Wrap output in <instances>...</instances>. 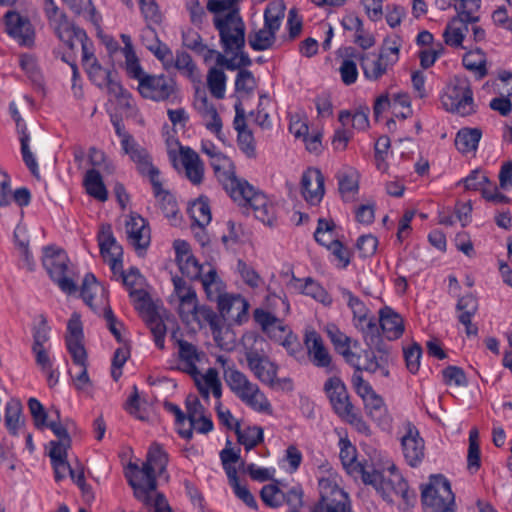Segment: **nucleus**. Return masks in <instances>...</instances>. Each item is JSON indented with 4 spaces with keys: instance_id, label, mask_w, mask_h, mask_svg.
I'll list each match as a JSON object with an SVG mask.
<instances>
[{
    "instance_id": "nucleus-1",
    "label": "nucleus",
    "mask_w": 512,
    "mask_h": 512,
    "mask_svg": "<svg viewBox=\"0 0 512 512\" xmlns=\"http://www.w3.org/2000/svg\"><path fill=\"white\" fill-rule=\"evenodd\" d=\"M98 242L100 253L109 263L113 273L116 274L117 272H121L123 283L130 290L129 296L135 302V308L146 314V321L154 336L155 345L161 350L164 349L166 325L159 317L149 294L142 288H137L141 287L143 283V277L139 270L132 267L127 273L122 271V247L116 242L110 224L105 223L101 225L98 233Z\"/></svg>"
},
{
    "instance_id": "nucleus-2",
    "label": "nucleus",
    "mask_w": 512,
    "mask_h": 512,
    "mask_svg": "<svg viewBox=\"0 0 512 512\" xmlns=\"http://www.w3.org/2000/svg\"><path fill=\"white\" fill-rule=\"evenodd\" d=\"M224 189L240 205H249L255 217L264 224L275 221V208L264 194L256 191L246 180L238 178L233 171H227L221 179Z\"/></svg>"
},
{
    "instance_id": "nucleus-3",
    "label": "nucleus",
    "mask_w": 512,
    "mask_h": 512,
    "mask_svg": "<svg viewBox=\"0 0 512 512\" xmlns=\"http://www.w3.org/2000/svg\"><path fill=\"white\" fill-rule=\"evenodd\" d=\"M363 482L372 485L388 502L394 501L393 495L400 497L407 507H413L417 501L416 493L409 489L394 464L384 471L372 468L369 473L363 474Z\"/></svg>"
},
{
    "instance_id": "nucleus-4",
    "label": "nucleus",
    "mask_w": 512,
    "mask_h": 512,
    "mask_svg": "<svg viewBox=\"0 0 512 512\" xmlns=\"http://www.w3.org/2000/svg\"><path fill=\"white\" fill-rule=\"evenodd\" d=\"M81 296L94 312L99 313L103 310V317L107 322L109 331L118 342H122V336L118 328V326H122V323L118 322L109 306L106 289L97 281L92 273L86 274L83 279Z\"/></svg>"
},
{
    "instance_id": "nucleus-5",
    "label": "nucleus",
    "mask_w": 512,
    "mask_h": 512,
    "mask_svg": "<svg viewBox=\"0 0 512 512\" xmlns=\"http://www.w3.org/2000/svg\"><path fill=\"white\" fill-rule=\"evenodd\" d=\"M443 108L459 116H469L476 112L473 91L466 77L454 76L441 96Z\"/></svg>"
},
{
    "instance_id": "nucleus-6",
    "label": "nucleus",
    "mask_w": 512,
    "mask_h": 512,
    "mask_svg": "<svg viewBox=\"0 0 512 512\" xmlns=\"http://www.w3.org/2000/svg\"><path fill=\"white\" fill-rule=\"evenodd\" d=\"M213 25L219 33L224 53L230 54L244 49L246 26L239 9H234L224 16H214Z\"/></svg>"
},
{
    "instance_id": "nucleus-7",
    "label": "nucleus",
    "mask_w": 512,
    "mask_h": 512,
    "mask_svg": "<svg viewBox=\"0 0 512 512\" xmlns=\"http://www.w3.org/2000/svg\"><path fill=\"white\" fill-rule=\"evenodd\" d=\"M42 263L51 279L66 294L77 291V285L73 279V272L69 269V258L66 252L55 246L43 248Z\"/></svg>"
},
{
    "instance_id": "nucleus-8",
    "label": "nucleus",
    "mask_w": 512,
    "mask_h": 512,
    "mask_svg": "<svg viewBox=\"0 0 512 512\" xmlns=\"http://www.w3.org/2000/svg\"><path fill=\"white\" fill-rule=\"evenodd\" d=\"M421 501L426 512L454 511L455 496L450 482L443 475H432L422 488Z\"/></svg>"
},
{
    "instance_id": "nucleus-9",
    "label": "nucleus",
    "mask_w": 512,
    "mask_h": 512,
    "mask_svg": "<svg viewBox=\"0 0 512 512\" xmlns=\"http://www.w3.org/2000/svg\"><path fill=\"white\" fill-rule=\"evenodd\" d=\"M324 390L334 412L340 418L353 425L363 424L362 418L355 413L347 389L339 377H330L324 384Z\"/></svg>"
},
{
    "instance_id": "nucleus-10",
    "label": "nucleus",
    "mask_w": 512,
    "mask_h": 512,
    "mask_svg": "<svg viewBox=\"0 0 512 512\" xmlns=\"http://www.w3.org/2000/svg\"><path fill=\"white\" fill-rule=\"evenodd\" d=\"M138 90L144 98L167 101L175 97L176 83L165 75H149L140 80Z\"/></svg>"
},
{
    "instance_id": "nucleus-11",
    "label": "nucleus",
    "mask_w": 512,
    "mask_h": 512,
    "mask_svg": "<svg viewBox=\"0 0 512 512\" xmlns=\"http://www.w3.org/2000/svg\"><path fill=\"white\" fill-rule=\"evenodd\" d=\"M126 477L128 479L129 485L133 489L135 498L141 501L144 505L153 507V512H173L163 493H156L154 498L151 495V493L155 492L157 489L156 475L146 478V486L138 483L135 479H133L132 475L127 474Z\"/></svg>"
},
{
    "instance_id": "nucleus-12",
    "label": "nucleus",
    "mask_w": 512,
    "mask_h": 512,
    "mask_svg": "<svg viewBox=\"0 0 512 512\" xmlns=\"http://www.w3.org/2000/svg\"><path fill=\"white\" fill-rule=\"evenodd\" d=\"M304 345L308 358L315 367L324 369L328 374L335 370L332 356L318 332L307 330L304 336Z\"/></svg>"
},
{
    "instance_id": "nucleus-13",
    "label": "nucleus",
    "mask_w": 512,
    "mask_h": 512,
    "mask_svg": "<svg viewBox=\"0 0 512 512\" xmlns=\"http://www.w3.org/2000/svg\"><path fill=\"white\" fill-rule=\"evenodd\" d=\"M347 56L356 58L360 61L361 68L365 77L369 80H378L397 62V57H389L386 51H380L375 59H371L369 54L357 53L353 48L347 49Z\"/></svg>"
},
{
    "instance_id": "nucleus-14",
    "label": "nucleus",
    "mask_w": 512,
    "mask_h": 512,
    "mask_svg": "<svg viewBox=\"0 0 512 512\" xmlns=\"http://www.w3.org/2000/svg\"><path fill=\"white\" fill-rule=\"evenodd\" d=\"M6 32L15 39L19 45L31 47L35 40V30L31 21L16 11H8L4 15Z\"/></svg>"
},
{
    "instance_id": "nucleus-15",
    "label": "nucleus",
    "mask_w": 512,
    "mask_h": 512,
    "mask_svg": "<svg viewBox=\"0 0 512 512\" xmlns=\"http://www.w3.org/2000/svg\"><path fill=\"white\" fill-rule=\"evenodd\" d=\"M405 434L401 438L402 451L405 460L411 467L418 466L425 456V443L418 429L410 422L404 426Z\"/></svg>"
},
{
    "instance_id": "nucleus-16",
    "label": "nucleus",
    "mask_w": 512,
    "mask_h": 512,
    "mask_svg": "<svg viewBox=\"0 0 512 512\" xmlns=\"http://www.w3.org/2000/svg\"><path fill=\"white\" fill-rule=\"evenodd\" d=\"M325 178L322 172L317 168H309L301 178V192L304 199L311 205H317L321 202L325 189Z\"/></svg>"
},
{
    "instance_id": "nucleus-17",
    "label": "nucleus",
    "mask_w": 512,
    "mask_h": 512,
    "mask_svg": "<svg viewBox=\"0 0 512 512\" xmlns=\"http://www.w3.org/2000/svg\"><path fill=\"white\" fill-rule=\"evenodd\" d=\"M245 358L249 369L263 384L271 383L272 377L277 376L278 366L257 350L252 348L247 349L245 351Z\"/></svg>"
},
{
    "instance_id": "nucleus-18",
    "label": "nucleus",
    "mask_w": 512,
    "mask_h": 512,
    "mask_svg": "<svg viewBox=\"0 0 512 512\" xmlns=\"http://www.w3.org/2000/svg\"><path fill=\"white\" fill-rule=\"evenodd\" d=\"M376 352L370 347L363 351V362L361 371L376 373L380 371L384 377L389 376L388 364L391 361V354L386 347L375 346Z\"/></svg>"
},
{
    "instance_id": "nucleus-19",
    "label": "nucleus",
    "mask_w": 512,
    "mask_h": 512,
    "mask_svg": "<svg viewBox=\"0 0 512 512\" xmlns=\"http://www.w3.org/2000/svg\"><path fill=\"white\" fill-rule=\"evenodd\" d=\"M128 242L136 250H146L150 244V229L146 220L140 215H132L126 222Z\"/></svg>"
},
{
    "instance_id": "nucleus-20",
    "label": "nucleus",
    "mask_w": 512,
    "mask_h": 512,
    "mask_svg": "<svg viewBox=\"0 0 512 512\" xmlns=\"http://www.w3.org/2000/svg\"><path fill=\"white\" fill-rule=\"evenodd\" d=\"M43 10L50 28L54 31L59 40H68L70 33L77 27L69 22L65 12L61 11L56 4L48 8H43Z\"/></svg>"
},
{
    "instance_id": "nucleus-21",
    "label": "nucleus",
    "mask_w": 512,
    "mask_h": 512,
    "mask_svg": "<svg viewBox=\"0 0 512 512\" xmlns=\"http://www.w3.org/2000/svg\"><path fill=\"white\" fill-rule=\"evenodd\" d=\"M380 328L388 340L400 338L404 332V321L400 314L385 306L379 311Z\"/></svg>"
},
{
    "instance_id": "nucleus-22",
    "label": "nucleus",
    "mask_w": 512,
    "mask_h": 512,
    "mask_svg": "<svg viewBox=\"0 0 512 512\" xmlns=\"http://www.w3.org/2000/svg\"><path fill=\"white\" fill-rule=\"evenodd\" d=\"M469 24L460 17H452L442 35L444 43L452 48L468 49L469 46H465L463 43L469 31Z\"/></svg>"
},
{
    "instance_id": "nucleus-23",
    "label": "nucleus",
    "mask_w": 512,
    "mask_h": 512,
    "mask_svg": "<svg viewBox=\"0 0 512 512\" xmlns=\"http://www.w3.org/2000/svg\"><path fill=\"white\" fill-rule=\"evenodd\" d=\"M456 309L460 311L458 320L465 326L466 334L468 336L477 335L478 327L472 324V317L478 310L477 298L473 294H467L459 298Z\"/></svg>"
},
{
    "instance_id": "nucleus-24",
    "label": "nucleus",
    "mask_w": 512,
    "mask_h": 512,
    "mask_svg": "<svg viewBox=\"0 0 512 512\" xmlns=\"http://www.w3.org/2000/svg\"><path fill=\"white\" fill-rule=\"evenodd\" d=\"M253 317L262 331L270 338L274 340L282 339V334L286 332V326L275 315L263 309H255Z\"/></svg>"
},
{
    "instance_id": "nucleus-25",
    "label": "nucleus",
    "mask_w": 512,
    "mask_h": 512,
    "mask_svg": "<svg viewBox=\"0 0 512 512\" xmlns=\"http://www.w3.org/2000/svg\"><path fill=\"white\" fill-rule=\"evenodd\" d=\"M180 154L187 178L195 185L200 184L203 180L204 167L199 155L190 147H181Z\"/></svg>"
},
{
    "instance_id": "nucleus-26",
    "label": "nucleus",
    "mask_w": 512,
    "mask_h": 512,
    "mask_svg": "<svg viewBox=\"0 0 512 512\" xmlns=\"http://www.w3.org/2000/svg\"><path fill=\"white\" fill-rule=\"evenodd\" d=\"M339 446V457L344 468L348 471V473L360 474L361 479L363 480V474L369 473L370 470H368L364 465L356 461V448L351 444V442L348 439L344 438L340 439Z\"/></svg>"
},
{
    "instance_id": "nucleus-27",
    "label": "nucleus",
    "mask_w": 512,
    "mask_h": 512,
    "mask_svg": "<svg viewBox=\"0 0 512 512\" xmlns=\"http://www.w3.org/2000/svg\"><path fill=\"white\" fill-rule=\"evenodd\" d=\"M224 379L230 390L239 399L257 386L243 372L231 367L224 369Z\"/></svg>"
},
{
    "instance_id": "nucleus-28",
    "label": "nucleus",
    "mask_w": 512,
    "mask_h": 512,
    "mask_svg": "<svg viewBox=\"0 0 512 512\" xmlns=\"http://www.w3.org/2000/svg\"><path fill=\"white\" fill-rule=\"evenodd\" d=\"M62 42L70 49L74 50L75 42H78L82 48V62L84 66H88L93 63V60H97L94 56L93 42L88 38L86 32L81 28H76L68 40H62Z\"/></svg>"
},
{
    "instance_id": "nucleus-29",
    "label": "nucleus",
    "mask_w": 512,
    "mask_h": 512,
    "mask_svg": "<svg viewBox=\"0 0 512 512\" xmlns=\"http://www.w3.org/2000/svg\"><path fill=\"white\" fill-rule=\"evenodd\" d=\"M234 432L237 435V441L243 445L247 451L255 448L264 440L263 429L259 426H248L241 429L240 423L235 421Z\"/></svg>"
},
{
    "instance_id": "nucleus-30",
    "label": "nucleus",
    "mask_w": 512,
    "mask_h": 512,
    "mask_svg": "<svg viewBox=\"0 0 512 512\" xmlns=\"http://www.w3.org/2000/svg\"><path fill=\"white\" fill-rule=\"evenodd\" d=\"M481 137L482 131L479 128H462L456 135L455 146L463 154L475 151Z\"/></svg>"
},
{
    "instance_id": "nucleus-31",
    "label": "nucleus",
    "mask_w": 512,
    "mask_h": 512,
    "mask_svg": "<svg viewBox=\"0 0 512 512\" xmlns=\"http://www.w3.org/2000/svg\"><path fill=\"white\" fill-rule=\"evenodd\" d=\"M186 409L187 415L186 419L189 421L188 428H178V434L187 440H190L193 436V425L195 423L196 418L204 415L205 408L199 401V399L195 396H188L186 399Z\"/></svg>"
},
{
    "instance_id": "nucleus-32",
    "label": "nucleus",
    "mask_w": 512,
    "mask_h": 512,
    "mask_svg": "<svg viewBox=\"0 0 512 512\" xmlns=\"http://www.w3.org/2000/svg\"><path fill=\"white\" fill-rule=\"evenodd\" d=\"M355 326L359 329L364 337L366 344L369 347L380 346V324L379 318L377 319L374 316H367L365 320L361 319L358 322H355Z\"/></svg>"
},
{
    "instance_id": "nucleus-33",
    "label": "nucleus",
    "mask_w": 512,
    "mask_h": 512,
    "mask_svg": "<svg viewBox=\"0 0 512 512\" xmlns=\"http://www.w3.org/2000/svg\"><path fill=\"white\" fill-rule=\"evenodd\" d=\"M188 213L198 228H204L211 222L212 215L207 197H199L188 207Z\"/></svg>"
},
{
    "instance_id": "nucleus-34",
    "label": "nucleus",
    "mask_w": 512,
    "mask_h": 512,
    "mask_svg": "<svg viewBox=\"0 0 512 512\" xmlns=\"http://www.w3.org/2000/svg\"><path fill=\"white\" fill-rule=\"evenodd\" d=\"M22 410L20 400L15 398L10 399L5 406V426L13 435H16L19 428L24 424Z\"/></svg>"
},
{
    "instance_id": "nucleus-35",
    "label": "nucleus",
    "mask_w": 512,
    "mask_h": 512,
    "mask_svg": "<svg viewBox=\"0 0 512 512\" xmlns=\"http://www.w3.org/2000/svg\"><path fill=\"white\" fill-rule=\"evenodd\" d=\"M84 185L90 196L101 202L107 200L108 193L98 170L90 169L86 172Z\"/></svg>"
},
{
    "instance_id": "nucleus-36",
    "label": "nucleus",
    "mask_w": 512,
    "mask_h": 512,
    "mask_svg": "<svg viewBox=\"0 0 512 512\" xmlns=\"http://www.w3.org/2000/svg\"><path fill=\"white\" fill-rule=\"evenodd\" d=\"M464 67L474 72L477 79H482L487 75L486 57L480 48L469 50L462 59Z\"/></svg>"
},
{
    "instance_id": "nucleus-37",
    "label": "nucleus",
    "mask_w": 512,
    "mask_h": 512,
    "mask_svg": "<svg viewBox=\"0 0 512 512\" xmlns=\"http://www.w3.org/2000/svg\"><path fill=\"white\" fill-rule=\"evenodd\" d=\"M240 400L256 412L267 414L272 413V406L258 385L241 397Z\"/></svg>"
},
{
    "instance_id": "nucleus-38",
    "label": "nucleus",
    "mask_w": 512,
    "mask_h": 512,
    "mask_svg": "<svg viewBox=\"0 0 512 512\" xmlns=\"http://www.w3.org/2000/svg\"><path fill=\"white\" fill-rule=\"evenodd\" d=\"M125 154L136 164L140 174L145 175L146 170L152 165L151 158L147 150L139 146L135 140L131 141L126 147L122 148Z\"/></svg>"
},
{
    "instance_id": "nucleus-39",
    "label": "nucleus",
    "mask_w": 512,
    "mask_h": 512,
    "mask_svg": "<svg viewBox=\"0 0 512 512\" xmlns=\"http://www.w3.org/2000/svg\"><path fill=\"white\" fill-rule=\"evenodd\" d=\"M455 2L454 8L457 15L454 17H460L470 24L479 22L480 17L476 13L481 7V0H455Z\"/></svg>"
},
{
    "instance_id": "nucleus-40",
    "label": "nucleus",
    "mask_w": 512,
    "mask_h": 512,
    "mask_svg": "<svg viewBox=\"0 0 512 512\" xmlns=\"http://www.w3.org/2000/svg\"><path fill=\"white\" fill-rule=\"evenodd\" d=\"M284 15L285 5L282 2L270 3L264 11V27L276 34Z\"/></svg>"
},
{
    "instance_id": "nucleus-41",
    "label": "nucleus",
    "mask_w": 512,
    "mask_h": 512,
    "mask_svg": "<svg viewBox=\"0 0 512 512\" xmlns=\"http://www.w3.org/2000/svg\"><path fill=\"white\" fill-rule=\"evenodd\" d=\"M320 500L350 502L348 494L330 479L319 480Z\"/></svg>"
},
{
    "instance_id": "nucleus-42",
    "label": "nucleus",
    "mask_w": 512,
    "mask_h": 512,
    "mask_svg": "<svg viewBox=\"0 0 512 512\" xmlns=\"http://www.w3.org/2000/svg\"><path fill=\"white\" fill-rule=\"evenodd\" d=\"M276 41V34L263 27L258 31L250 32L248 42L255 51H264L270 49Z\"/></svg>"
},
{
    "instance_id": "nucleus-43",
    "label": "nucleus",
    "mask_w": 512,
    "mask_h": 512,
    "mask_svg": "<svg viewBox=\"0 0 512 512\" xmlns=\"http://www.w3.org/2000/svg\"><path fill=\"white\" fill-rule=\"evenodd\" d=\"M207 87L213 97L224 98L226 88V75L223 70L212 67L207 74Z\"/></svg>"
},
{
    "instance_id": "nucleus-44",
    "label": "nucleus",
    "mask_w": 512,
    "mask_h": 512,
    "mask_svg": "<svg viewBox=\"0 0 512 512\" xmlns=\"http://www.w3.org/2000/svg\"><path fill=\"white\" fill-rule=\"evenodd\" d=\"M215 300L217 301L219 312L223 318L230 316L234 308L246 311L248 306L247 302L240 296H232L225 293Z\"/></svg>"
},
{
    "instance_id": "nucleus-45",
    "label": "nucleus",
    "mask_w": 512,
    "mask_h": 512,
    "mask_svg": "<svg viewBox=\"0 0 512 512\" xmlns=\"http://www.w3.org/2000/svg\"><path fill=\"white\" fill-rule=\"evenodd\" d=\"M104 86L107 87L108 93L117 99L120 106L127 110L134 108V103L130 93L125 90L122 85L113 78L112 75L109 77V80H107V83H105Z\"/></svg>"
},
{
    "instance_id": "nucleus-46",
    "label": "nucleus",
    "mask_w": 512,
    "mask_h": 512,
    "mask_svg": "<svg viewBox=\"0 0 512 512\" xmlns=\"http://www.w3.org/2000/svg\"><path fill=\"white\" fill-rule=\"evenodd\" d=\"M468 469L478 470L480 468V446L479 432L477 428L471 429L469 433V448L467 455Z\"/></svg>"
},
{
    "instance_id": "nucleus-47",
    "label": "nucleus",
    "mask_w": 512,
    "mask_h": 512,
    "mask_svg": "<svg viewBox=\"0 0 512 512\" xmlns=\"http://www.w3.org/2000/svg\"><path fill=\"white\" fill-rule=\"evenodd\" d=\"M154 196L164 216L166 218H176L179 210L175 197L165 189L162 190L160 194Z\"/></svg>"
},
{
    "instance_id": "nucleus-48",
    "label": "nucleus",
    "mask_w": 512,
    "mask_h": 512,
    "mask_svg": "<svg viewBox=\"0 0 512 512\" xmlns=\"http://www.w3.org/2000/svg\"><path fill=\"white\" fill-rule=\"evenodd\" d=\"M262 501L273 508L279 507L285 498V493L282 492L276 485L268 484L262 487L260 491Z\"/></svg>"
},
{
    "instance_id": "nucleus-49",
    "label": "nucleus",
    "mask_w": 512,
    "mask_h": 512,
    "mask_svg": "<svg viewBox=\"0 0 512 512\" xmlns=\"http://www.w3.org/2000/svg\"><path fill=\"white\" fill-rule=\"evenodd\" d=\"M341 293L342 296L347 299V304L353 312L355 322L361 319L365 320V317L368 316V309L365 304L345 288L341 289Z\"/></svg>"
},
{
    "instance_id": "nucleus-50",
    "label": "nucleus",
    "mask_w": 512,
    "mask_h": 512,
    "mask_svg": "<svg viewBox=\"0 0 512 512\" xmlns=\"http://www.w3.org/2000/svg\"><path fill=\"white\" fill-rule=\"evenodd\" d=\"M20 142L23 161L25 162L26 166L29 168L31 173L35 177H39L38 164L29 147V135L24 130H21Z\"/></svg>"
},
{
    "instance_id": "nucleus-51",
    "label": "nucleus",
    "mask_w": 512,
    "mask_h": 512,
    "mask_svg": "<svg viewBox=\"0 0 512 512\" xmlns=\"http://www.w3.org/2000/svg\"><path fill=\"white\" fill-rule=\"evenodd\" d=\"M20 142L23 161L25 162L26 166L29 168L31 173L35 177H39L38 164L29 147V135L24 130H21Z\"/></svg>"
},
{
    "instance_id": "nucleus-52",
    "label": "nucleus",
    "mask_w": 512,
    "mask_h": 512,
    "mask_svg": "<svg viewBox=\"0 0 512 512\" xmlns=\"http://www.w3.org/2000/svg\"><path fill=\"white\" fill-rule=\"evenodd\" d=\"M367 414L373 420H380L385 413V405L383 399L375 392L363 399Z\"/></svg>"
},
{
    "instance_id": "nucleus-53",
    "label": "nucleus",
    "mask_w": 512,
    "mask_h": 512,
    "mask_svg": "<svg viewBox=\"0 0 512 512\" xmlns=\"http://www.w3.org/2000/svg\"><path fill=\"white\" fill-rule=\"evenodd\" d=\"M196 109L201 114L203 119H207L208 117H213L214 120V126H219L218 123V112L215 108V106L209 102L207 96L203 92L202 94H199L197 92V96L194 103Z\"/></svg>"
},
{
    "instance_id": "nucleus-54",
    "label": "nucleus",
    "mask_w": 512,
    "mask_h": 512,
    "mask_svg": "<svg viewBox=\"0 0 512 512\" xmlns=\"http://www.w3.org/2000/svg\"><path fill=\"white\" fill-rule=\"evenodd\" d=\"M28 408L32 416L34 425L37 429H42L47 425L48 414L44 406L36 398H29Z\"/></svg>"
},
{
    "instance_id": "nucleus-55",
    "label": "nucleus",
    "mask_w": 512,
    "mask_h": 512,
    "mask_svg": "<svg viewBox=\"0 0 512 512\" xmlns=\"http://www.w3.org/2000/svg\"><path fill=\"white\" fill-rule=\"evenodd\" d=\"M182 43L185 47L198 54H202L207 49L201 35L192 28H188L182 32Z\"/></svg>"
},
{
    "instance_id": "nucleus-56",
    "label": "nucleus",
    "mask_w": 512,
    "mask_h": 512,
    "mask_svg": "<svg viewBox=\"0 0 512 512\" xmlns=\"http://www.w3.org/2000/svg\"><path fill=\"white\" fill-rule=\"evenodd\" d=\"M146 459L157 467L159 474L165 471L168 464L167 453L163 450L162 446L156 442L149 448Z\"/></svg>"
},
{
    "instance_id": "nucleus-57",
    "label": "nucleus",
    "mask_w": 512,
    "mask_h": 512,
    "mask_svg": "<svg viewBox=\"0 0 512 512\" xmlns=\"http://www.w3.org/2000/svg\"><path fill=\"white\" fill-rule=\"evenodd\" d=\"M174 291L178 296L181 303L192 304L196 292L195 290L187 284V282L181 277L175 276L172 278Z\"/></svg>"
},
{
    "instance_id": "nucleus-58",
    "label": "nucleus",
    "mask_w": 512,
    "mask_h": 512,
    "mask_svg": "<svg viewBox=\"0 0 512 512\" xmlns=\"http://www.w3.org/2000/svg\"><path fill=\"white\" fill-rule=\"evenodd\" d=\"M177 264L182 274L186 277L190 278L191 280L200 279L202 266L198 263L197 259L193 255L179 259Z\"/></svg>"
},
{
    "instance_id": "nucleus-59",
    "label": "nucleus",
    "mask_w": 512,
    "mask_h": 512,
    "mask_svg": "<svg viewBox=\"0 0 512 512\" xmlns=\"http://www.w3.org/2000/svg\"><path fill=\"white\" fill-rule=\"evenodd\" d=\"M193 319L200 324L202 322L209 324L213 333H215L216 329H218L220 325L218 315L213 311L212 308L205 305L198 306L197 311L193 316Z\"/></svg>"
},
{
    "instance_id": "nucleus-60",
    "label": "nucleus",
    "mask_w": 512,
    "mask_h": 512,
    "mask_svg": "<svg viewBox=\"0 0 512 512\" xmlns=\"http://www.w3.org/2000/svg\"><path fill=\"white\" fill-rule=\"evenodd\" d=\"M463 183L466 190L476 191L481 190L482 188H487V186H484L485 184L490 183L488 177L481 172L480 170L476 169L473 170L466 178L462 179L458 182V184Z\"/></svg>"
},
{
    "instance_id": "nucleus-61",
    "label": "nucleus",
    "mask_w": 512,
    "mask_h": 512,
    "mask_svg": "<svg viewBox=\"0 0 512 512\" xmlns=\"http://www.w3.org/2000/svg\"><path fill=\"white\" fill-rule=\"evenodd\" d=\"M421 356L422 348L418 343H413L410 347L404 349L406 367L412 374L418 372Z\"/></svg>"
},
{
    "instance_id": "nucleus-62",
    "label": "nucleus",
    "mask_w": 512,
    "mask_h": 512,
    "mask_svg": "<svg viewBox=\"0 0 512 512\" xmlns=\"http://www.w3.org/2000/svg\"><path fill=\"white\" fill-rule=\"evenodd\" d=\"M334 228V223L327 221L326 219L320 218L318 220V226L314 233L315 240L323 245V246H329L332 241H335L332 238V230Z\"/></svg>"
},
{
    "instance_id": "nucleus-63",
    "label": "nucleus",
    "mask_w": 512,
    "mask_h": 512,
    "mask_svg": "<svg viewBox=\"0 0 512 512\" xmlns=\"http://www.w3.org/2000/svg\"><path fill=\"white\" fill-rule=\"evenodd\" d=\"M235 88L237 92L251 94L256 88V80L249 70H240L236 76Z\"/></svg>"
},
{
    "instance_id": "nucleus-64",
    "label": "nucleus",
    "mask_w": 512,
    "mask_h": 512,
    "mask_svg": "<svg viewBox=\"0 0 512 512\" xmlns=\"http://www.w3.org/2000/svg\"><path fill=\"white\" fill-rule=\"evenodd\" d=\"M311 512H352V509L350 502L319 500Z\"/></svg>"
}]
</instances>
